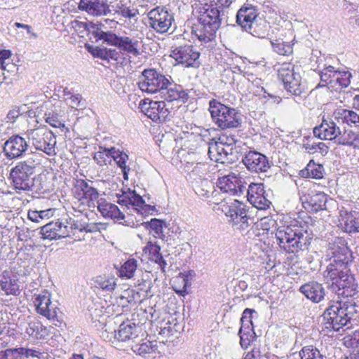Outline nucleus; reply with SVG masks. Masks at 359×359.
Listing matches in <instances>:
<instances>
[{"mask_svg":"<svg viewBox=\"0 0 359 359\" xmlns=\"http://www.w3.org/2000/svg\"><path fill=\"white\" fill-rule=\"evenodd\" d=\"M328 253L331 255L330 262L324 271L327 283L331 282L332 286L339 290L348 287L353 279L348 274V264L352 262L353 256L345 240L337 238L329 244Z\"/></svg>","mask_w":359,"mask_h":359,"instance_id":"obj_1","label":"nucleus"},{"mask_svg":"<svg viewBox=\"0 0 359 359\" xmlns=\"http://www.w3.org/2000/svg\"><path fill=\"white\" fill-rule=\"evenodd\" d=\"M233 0H211L210 4H201L198 8V20L202 26L197 34L200 41H211L216 32L223 25H228L229 11L227 8Z\"/></svg>","mask_w":359,"mask_h":359,"instance_id":"obj_2","label":"nucleus"},{"mask_svg":"<svg viewBox=\"0 0 359 359\" xmlns=\"http://www.w3.org/2000/svg\"><path fill=\"white\" fill-rule=\"evenodd\" d=\"M327 329L339 332L346 327L351 328L358 323L359 305L347 299L332 302L323 314Z\"/></svg>","mask_w":359,"mask_h":359,"instance_id":"obj_3","label":"nucleus"},{"mask_svg":"<svg viewBox=\"0 0 359 359\" xmlns=\"http://www.w3.org/2000/svg\"><path fill=\"white\" fill-rule=\"evenodd\" d=\"M306 229L302 222L294 220L289 225H283L277 228L275 236L279 247L288 253H296L308 248L309 242Z\"/></svg>","mask_w":359,"mask_h":359,"instance_id":"obj_4","label":"nucleus"},{"mask_svg":"<svg viewBox=\"0 0 359 359\" xmlns=\"http://www.w3.org/2000/svg\"><path fill=\"white\" fill-rule=\"evenodd\" d=\"M236 22L252 36L263 39L268 34L269 23L259 17L257 10L252 6H243L238 11Z\"/></svg>","mask_w":359,"mask_h":359,"instance_id":"obj_5","label":"nucleus"},{"mask_svg":"<svg viewBox=\"0 0 359 359\" xmlns=\"http://www.w3.org/2000/svg\"><path fill=\"white\" fill-rule=\"evenodd\" d=\"M236 22L252 36L263 39L268 34L269 23L259 17L257 10L252 6H243L238 11Z\"/></svg>","mask_w":359,"mask_h":359,"instance_id":"obj_6","label":"nucleus"},{"mask_svg":"<svg viewBox=\"0 0 359 359\" xmlns=\"http://www.w3.org/2000/svg\"><path fill=\"white\" fill-rule=\"evenodd\" d=\"M36 163L34 161L29 159L19 162L13 167L10 172L13 186L18 193L22 191H41L43 187L39 188L35 186L34 182L39 179L32 177L35 172Z\"/></svg>","mask_w":359,"mask_h":359,"instance_id":"obj_7","label":"nucleus"},{"mask_svg":"<svg viewBox=\"0 0 359 359\" xmlns=\"http://www.w3.org/2000/svg\"><path fill=\"white\" fill-rule=\"evenodd\" d=\"M209 111L215 124L222 130L238 128L242 123L241 114L236 109L215 99L209 102Z\"/></svg>","mask_w":359,"mask_h":359,"instance_id":"obj_8","label":"nucleus"},{"mask_svg":"<svg viewBox=\"0 0 359 359\" xmlns=\"http://www.w3.org/2000/svg\"><path fill=\"white\" fill-rule=\"evenodd\" d=\"M169 83L170 79L154 69H144L137 83L140 89L149 94L160 93L163 86Z\"/></svg>","mask_w":359,"mask_h":359,"instance_id":"obj_9","label":"nucleus"},{"mask_svg":"<svg viewBox=\"0 0 359 359\" xmlns=\"http://www.w3.org/2000/svg\"><path fill=\"white\" fill-rule=\"evenodd\" d=\"M278 76L287 92L295 96H302L306 93L305 86L302 83L299 74L294 72V67L291 64H283L278 71Z\"/></svg>","mask_w":359,"mask_h":359,"instance_id":"obj_10","label":"nucleus"},{"mask_svg":"<svg viewBox=\"0 0 359 359\" xmlns=\"http://www.w3.org/2000/svg\"><path fill=\"white\" fill-rule=\"evenodd\" d=\"M28 138L37 150L51 156L55 154L56 139L55 135L44 128L31 130L27 133Z\"/></svg>","mask_w":359,"mask_h":359,"instance_id":"obj_11","label":"nucleus"},{"mask_svg":"<svg viewBox=\"0 0 359 359\" xmlns=\"http://www.w3.org/2000/svg\"><path fill=\"white\" fill-rule=\"evenodd\" d=\"M147 16L150 27L161 34L167 32L174 20L173 15L165 7L151 10Z\"/></svg>","mask_w":359,"mask_h":359,"instance_id":"obj_12","label":"nucleus"},{"mask_svg":"<svg viewBox=\"0 0 359 359\" xmlns=\"http://www.w3.org/2000/svg\"><path fill=\"white\" fill-rule=\"evenodd\" d=\"M170 56L179 64L184 65L186 67H198L200 65L198 60L200 53L191 45L179 46L174 48Z\"/></svg>","mask_w":359,"mask_h":359,"instance_id":"obj_13","label":"nucleus"},{"mask_svg":"<svg viewBox=\"0 0 359 359\" xmlns=\"http://www.w3.org/2000/svg\"><path fill=\"white\" fill-rule=\"evenodd\" d=\"M217 187L223 193L237 196L243 195L246 190L245 182L235 173H230L219 177Z\"/></svg>","mask_w":359,"mask_h":359,"instance_id":"obj_14","label":"nucleus"},{"mask_svg":"<svg viewBox=\"0 0 359 359\" xmlns=\"http://www.w3.org/2000/svg\"><path fill=\"white\" fill-rule=\"evenodd\" d=\"M29 144L27 140L19 135L10 137L3 147V152L9 160L22 157L27 151Z\"/></svg>","mask_w":359,"mask_h":359,"instance_id":"obj_15","label":"nucleus"},{"mask_svg":"<svg viewBox=\"0 0 359 359\" xmlns=\"http://www.w3.org/2000/svg\"><path fill=\"white\" fill-rule=\"evenodd\" d=\"M242 162L248 170L254 172H265L271 167L268 158L255 150L248 151L243 157Z\"/></svg>","mask_w":359,"mask_h":359,"instance_id":"obj_16","label":"nucleus"},{"mask_svg":"<svg viewBox=\"0 0 359 359\" xmlns=\"http://www.w3.org/2000/svg\"><path fill=\"white\" fill-rule=\"evenodd\" d=\"M74 193L82 204L86 203L88 208L95 207V201L98 199L97 189L88 184L84 180H77L74 184Z\"/></svg>","mask_w":359,"mask_h":359,"instance_id":"obj_17","label":"nucleus"},{"mask_svg":"<svg viewBox=\"0 0 359 359\" xmlns=\"http://www.w3.org/2000/svg\"><path fill=\"white\" fill-rule=\"evenodd\" d=\"M245 191L248 201L254 207L259 210L269 208L271 203L267 198L262 183H251Z\"/></svg>","mask_w":359,"mask_h":359,"instance_id":"obj_18","label":"nucleus"},{"mask_svg":"<svg viewBox=\"0 0 359 359\" xmlns=\"http://www.w3.org/2000/svg\"><path fill=\"white\" fill-rule=\"evenodd\" d=\"M34 303L36 306V312L47 318L54 320L57 318V311L56 307H53L51 304L50 294L46 290H43L40 294H34Z\"/></svg>","mask_w":359,"mask_h":359,"instance_id":"obj_19","label":"nucleus"},{"mask_svg":"<svg viewBox=\"0 0 359 359\" xmlns=\"http://www.w3.org/2000/svg\"><path fill=\"white\" fill-rule=\"evenodd\" d=\"M111 0H80L79 8L88 15L99 17L111 13Z\"/></svg>","mask_w":359,"mask_h":359,"instance_id":"obj_20","label":"nucleus"},{"mask_svg":"<svg viewBox=\"0 0 359 359\" xmlns=\"http://www.w3.org/2000/svg\"><path fill=\"white\" fill-rule=\"evenodd\" d=\"M313 135L320 140H334L336 143L341 129L333 120L323 118L322 123L313 128Z\"/></svg>","mask_w":359,"mask_h":359,"instance_id":"obj_21","label":"nucleus"},{"mask_svg":"<svg viewBox=\"0 0 359 359\" xmlns=\"http://www.w3.org/2000/svg\"><path fill=\"white\" fill-rule=\"evenodd\" d=\"M140 327L130 320L123 322L117 331H114V339L121 342H136Z\"/></svg>","mask_w":359,"mask_h":359,"instance_id":"obj_22","label":"nucleus"},{"mask_svg":"<svg viewBox=\"0 0 359 359\" xmlns=\"http://www.w3.org/2000/svg\"><path fill=\"white\" fill-rule=\"evenodd\" d=\"M40 233L43 239H60L68 237L67 229L65 227L63 219L51 222L41 228Z\"/></svg>","mask_w":359,"mask_h":359,"instance_id":"obj_23","label":"nucleus"},{"mask_svg":"<svg viewBox=\"0 0 359 359\" xmlns=\"http://www.w3.org/2000/svg\"><path fill=\"white\" fill-rule=\"evenodd\" d=\"M302 200L305 209L312 212H317L326 209L327 195L323 192H315L304 196Z\"/></svg>","mask_w":359,"mask_h":359,"instance_id":"obj_24","label":"nucleus"},{"mask_svg":"<svg viewBox=\"0 0 359 359\" xmlns=\"http://www.w3.org/2000/svg\"><path fill=\"white\" fill-rule=\"evenodd\" d=\"M159 94L161 98L169 102L174 100H181L185 102L189 99L188 92L184 90L181 86L172 83L170 81L168 86H163Z\"/></svg>","mask_w":359,"mask_h":359,"instance_id":"obj_25","label":"nucleus"},{"mask_svg":"<svg viewBox=\"0 0 359 359\" xmlns=\"http://www.w3.org/2000/svg\"><path fill=\"white\" fill-rule=\"evenodd\" d=\"M299 291L307 299L315 303L321 302L325 295V289L322 284L316 281H311L302 285Z\"/></svg>","mask_w":359,"mask_h":359,"instance_id":"obj_26","label":"nucleus"},{"mask_svg":"<svg viewBox=\"0 0 359 359\" xmlns=\"http://www.w3.org/2000/svg\"><path fill=\"white\" fill-rule=\"evenodd\" d=\"M107 153V158H112L118 168L123 172V177L125 180H128V172L130 168L127 165V161L129 159L128 155L123 150L116 149L114 147H109V149H105Z\"/></svg>","mask_w":359,"mask_h":359,"instance_id":"obj_27","label":"nucleus"},{"mask_svg":"<svg viewBox=\"0 0 359 359\" xmlns=\"http://www.w3.org/2000/svg\"><path fill=\"white\" fill-rule=\"evenodd\" d=\"M97 209L104 217L111 218L117 221L125 218L124 214L118 209V206L101 198L97 201Z\"/></svg>","mask_w":359,"mask_h":359,"instance_id":"obj_28","label":"nucleus"},{"mask_svg":"<svg viewBox=\"0 0 359 359\" xmlns=\"http://www.w3.org/2000/svg\"><path fill=\"white\" fill-rule=\"evenodd\" d=\"M140 41L137 39L124 36H120L117 48L121 51L137 57L140 55Z\"/></svg>","mask_w":359,"mask_h":359,"instance_id":"obj_29","label":"nucleus"},{"mask_svg":"<svg viewBox=\"0 0 359 359\" xmlns=\"http://www.w3.org/2000/svg\"><path fill=\"white\" fill-rule=\"evenodd\" d=\"M149 108V118L154 121H160L161 118L165 120L170 114L165 101H150Z\"/></svg>","mask_w":359,"mask_h":359,"instance_id":"obj_30","label":"nucleus"},{"mask_svg":"<svg viewBox=\"0 0 359 359\" xmlns=\"http://www.w3.org/2000/svg\"><path fill=\"white\" fill-rule=\"evenodd\" d=\"M334 116L338 123L341 121L350 126L359 127V114L353 110L339 109L334 112Z\"/></svg>","mask_w":359,"mask_h":359,"instance_id":"obj_31","label":"nucleus"},{"mask_svg":"<svg viewBox=\"0 0 359 359\" xmlns=\"http://www.w3.org/2000/svg\"><path fill=\"white\" fill-rule=\"evenodd\" d=\"M93 36L96 38V40H102L103 42L107 43L108 45L114 46L117 47L120 36L111 32H104L101 30L99 27L93 25L91 27Z\"/></svg>","mask_w":359,"mask_h":359,"instance_id":"obj_32","label":"nucleus"},{"mask_svg":"<svg viewBox=\"0 0 359 359\" xmlns=\"http://www.w3.org/2000/svg\"><path fill=\"white\" fill-rule=\"evenodd\" d=\"M344 231L349 233L359 232V212H346L342 217Z\"/></svg>","mask_w":359,"mask_h":359,"instance_id":"obj_33","label":"nucleus"},{"mask_svg":"<svg viewBox=\"0 0 359 359\" xmlns=\"http://www.w3.org/2000/svg\"><path fill=\"white\" fill-rule=\"evenodd\" d=\"M337 71L331 65L323 68L319 73L320 81L318 86L325 87L330 86L331 88H335V76H333V74H337Z\"/></svg>","mask_w":359,"mask_h":359,"instance_id":"obj_34","label":"nucleus"},{"mask_svg":"<svg viewBox=\"0 0 359 359\" xmlns=\"http://www.w3.org/2000/svg\"><path fill=\"white\" fill-rule=\"evenodd\" d=\"M323 166L316 163L313 160H311L307 164L306 168L302 170V176L304 177H310L314 179H321L323 177Z\"/></svg>","mask_w":359,"mask_h":359,"instance_id":"obj_35","label":"nucleus"},{"mask_svg":"<svg viewBox=\"0 0 359 359\" xmlns=\"http://www.w3.org/2000/svg\"><path fill=\"white\" fill-rule=\"evenodd\" d=\"M5 280H1L0 281V285L7 295H15L20 294V285L18 283V280L15 278H9L8 280L4 278Z\"/></svg>","mask_w":359,"mask_h":359,"instance_id":"obj_36","label":"nucleus"},{"mask_svg":"<svg viewBox=\"0 0 359 359\" xmlns=\"http://www.w3.org/2000/svg\"><path fill=\"white\" fill-rule=\"evenodd\" d=\"M23 329L25 332L29 337H33L38 339L43 336L41 332L43 331V330H45V327H43L40 321L32 320L25 324Z\"/></svg>","mask_w":359,"mask_h":359,"instance_id":"obj_37","label":"nucleus"},{"mask_svg":"<svg viewBox=\"0 0 359 359\" xmlns=\"http://www.w3.org/2000/svg\"><path fill=\"white\" fill-rule=\"evenodd\" d=\"M137 264L136 259L133 258L128 259L119 269V276L127 279L133 278L137 270Z\"/></svg>","mask_w":359,"mask_h":359,"instance_id":"obj_38","label":"nucleus"},{"mask_svg":"<svg viewBox=\"0 0 359 359\" xmlns=\"http://www.w3.org/2000/svg\"><path fill=\"white\" fill-rule=\"evenodd\" d=\"M95 286L104 292H111L116 286V279L98 276L95 280Z\"/></svg>","mask_w":359,"mask_h":359,"instance_id":"obj_39","label":"nucleus"},{"mask_svg":"<svg viewBox=\"0 0 359 359\" xmlns=\"http://www.w3.org/2000/svg\"><path fill=\"white\" fill-rule=\"evenodd\" d=\"M147 227H149L151 230L154 232V236L161 239L165 238V235L163 232V229L167 227L166 222L163 220L154 218L149 222L146 223Z\"/></svg>","mask_w":359,"mask_h":359,"instance_id":"obj_40","label":"nucleus"},{"mask_svg":"<svg viewBox=\"0 0 359 359\" xmlns=\"http://www.w3.org/2000/svg\"><path fill=\"white\" fill-rule=\"evenodd\" d=\"M244 205L238 200L236 199L230 205H224L222 206V212L233 222L238 212L241 210V207Z\"/></svg>","mask_w":359,"mask_h":359,"instance_id":"obj_41","label":"nucleus"},{"mask_svg":"<svg viewBox=\"0 0 359 359\" xmlns=\"http://www.w3.org/2000/svg\"><path fill=\"white\" fill-rule=\"evenodd\" d=\"M255 313V311L252 309H245L242 314V317L241 318V326L240 328V332L241 333L245 330H250L253 334L255 332L253 330V324H252V313Z\"/></svg>","mask_w":359,"mask_h":359,"instance_id":"obj_42","label":"nucleus"},{"mask_svg":"<svg viewBox=\"0 0 359 359\" xmlns=\"http://www.w3.org/2000/svg\"><path fill=\"white\" fill-rule=\"evenodd\" d=\"M18 348L19 351L21 353V355H22L24 359H27L29 358L37 359H55V357L53 354H49L48 353H41L36 350L25 348Z\"/></svg>","mask_w":359,"mask_h":359,"instance_id":"obj_43","label":"nucleus"},{"mask_svg":"<svg viewBox=\"0 0 359 359\" xmlns=\"http://www.w3.org/2000/svg\"><path fill=\"white\" fill-rule=\"evenodd\" d=\"M214 184L206 178H200V181L194 182V189L195 193L200 197L205 196L207 189H213Z\"/></svg>","mask_w":359,"mask_h":359,"instance_id":"obj_44","label":"nucleus"},{"mask_svg":"<svg viewBox=\"0 0 359 359\" xmlns=\"http://www.w3.org/2000/svg\"><path fill=\"white\" fill-rule=\"evenodd\" d=\"M208 171V165L203 163H197L192 170L188 174L190 180H193V183L196 180L200 181V178H205Z\"/></svg>","mask_w":359,"mask_h":359,"instance_id":"obj_45","label":"nucleus"},{"mask_svg":"<svg viewBox=\"0 0 359 359\" xmlns=\"http://www.w3.org/2000/svg\"><path fill=\"white\" fill-rule=\"evenodd\" d=\"M356 133L351 130H341V135H339L337 144L339 145L352 146L354 144V140H355Z\"/></svg>","mask_w":359,"mask_h":359,"instance_id":"obj_46","label":"nucleus"},{"mask_svg":"<svg viewBox=\"0 0 359 359\" xmlns=\"http://www.w3.org/2000/svg\"><path fill=\"white\" fill-rule=\"evenodd\" d=\"M147 247L150 249L152 259L163 269L167 263L161 253V247L158 245L153 244L151 242L147 243Z\"/></svg>","mask_w":359,"mask_h":359,"instance_id":"obj_47","label":"nucleus"},{"mask_svg":"<svg viewBox=\"0 0 359 359\" xmlns=\"http://www.w3.org/2000/svg\"><path fill=\"white\" fill-rule=\"evenodd\" d=\"M273 50L280 55H289L292 53L293 48L292 45L282 41L276 40L271 41Z\"/></svg>","mask_w":359,"mask_h":359,"instance_id":"obj_48","label":"nucleus"},{"mask_svg":"<svg viewBox=\"0 0 359 359\" xmlns=\"http://www.w3.org/2000/svg\"><path fill=\"white\" fill-rule=\"evenodd\" d=\"M45 121L47 123L54 128H62V131L66 130L69 131L68 128L65 127V124L60 119V116L54 112H49L45 114Z\"/></svg>","mask_w":359,"mask_h":359,"instance_id":"obj_49","label":"nucleus"},{"mask_svg":"<svg viewBox=\"0 0 359 359\" xmlns=\"http://www.w3.org/2000/svg\"><path fill=\"white\" fill-rule=\"evenodd\" d=\"M333 76H335V88H337V85L342 88H346L351 83V74L348 72H341L337 71V74H333Z\"/></svg>","mask_w":359,"mask_h":359,"instance_id":"obj_50","label":"nucleus"},{"mask_svg":"<svg viewBox=\"0 0 359 359\" xmlns=\"http://www.w3.org/2000/svg\"><path fill=\"white\" fill-rule=\"evenodd\" d=\"M212 149H217V157H215V161H223L224 158L229 159L228 156H231L233 151L227 149V146L220 142H214Z\"/></svg>","mask_w":359,"mask_h":359,"instance_id":"obj_51","label":"nucleus"},{"mask_svg":"<svg viewBox=\"0 0 359 359\" xmlns=\"http://www.w3.org/2000/svg\"><path fill=\"white\" fill-rule=\"evenodd\" d=\"M115 13L121 15L125 18L132 19L135 18L138 15V11L136 8L128 7L126 5L121 4L117 6L115 10Z\"/></svg>","mask_w":359,"mask_h":359,"instance_id":"obj_52","label":"nucleus"},{"mask_svg":"<svg viewBox=\"0 0 359 359\" xmlns=\"http://www.w3.org/2000/svg\"><path fill=\"white\" fill-rule=\"evenodd\" d=\"M51 214V210H29L28 212V218L34 222L39 223L44 219H48Z\"/></svg>","mask_w":359,"mask_h":359,"instance_id":"obj_53","label":"nucleus"},{"mask_svg":"<svg viewBox=\"0 0 359 359\" xmlns=\"http://www.w3.org/2000/svg\"><path fill=\"white\" fill-rule=\"evenodd\" d=\"M65 223V227L67 229L68 231V237L72 234H74V230H79L82 232L84 231L83 228H84V224H81L78 221H75L72 218L69 219H63Z\"/></svg>","mask_w":359,"mask_h":359,"instance_id":"obj_54","label":"nucleus"},{"mask_svg":"<svg viewBox=\"0 0 359 359\" xmlns=\"http://www.w3.org/2000/svg\"><path fill=\"white\" fill-rule=\"evenodd\" d=\"M156 346H153L151 341H147L141 344H136L132 347L135 353L140 355H144L154 351Z\"/></svg>","mask_w":359,"mask_h":359,"instance_id":"obj_55","label":"nucleus"},{"mask_svg":"<svg viewBox=\"0 0 359 359\" xmlns=\"http://www.w3.org/2000/svg\"><path fill=\"white\" fill-rule=\"evenodd\" d=\"M100 151L94 154L93 159L100 166L107 165L108 163L111 162L109 158L107 157V153L105 149H109L108 147H100Z\"/></svg>","mask_w":359,"mask_h":359,"instance_id":"obj_56","label":"nucleus"},{"mask_svg":"<svg viewBox=\"0 0 359 359\" xmlns=\"http://www.w3.org/2000/svg\"><path fill=\"white\" fill-rule=\"evenodd\" d=\"M129 196L131 197V205L138 211H141L143 206H146L145 201L135 190L128 189Z\"/></svg>","mask_w":359,"mask_h":359,"instance_id":"obj_57","label":"nucleus"},{"mask_svg":"<svg viewBox=\"0 0 359 359\" xmlns=\"http://www.w3.org/2000/svg\"><path fill=\"white\" fill-rule=\"evenodd\" d=\"M238 334L240 336L241 346L244 348H247L250 346V343L252 341L255 333L253 334L252 331L245 330L241 333L239 331Z\"/></svg>","mask_w":359,"mask_h":359,"instance_id":"obj_58","label":"nucleus"},{"mask_svg":"<svg viewBox=\"0 0 359 359\" xmlns=\"http://www.w3.org/2000/svg\"><path fill=\"white\" fill-rule=\"evenodd\" d=\"M0 359H24L19 348H8L0 351Z\"/></svg>","mask_w":359,"mask_h":359,"instance_id":"obj_59","label":"nucleus"},{"mask_svg":"<svg viewBox=\"0 0 359 359\" xmlns=\"http://www.w3.org/2000/svg\"><path fill=\"white\" fill-rule=\"evenodd\" d=\"M87 48L88 51L95 57L100 58L103 60H107V48L93 47L88 46Z\"/></svg>","mask_w":359,"mask_h":359,"instance_id":"obj_60","label":"nucleus"},{"mask_svg":"<svg viewBox=\"0 0 359 359\" xmlns=\"http://www.w3.org/2000/svg\"><path fill=\"white\" fill-rule=\"evenodd\" d=\"M219 140L221 143H223L227 146V149L231 151V153L233 151V146L236 144L237 142V138L236 135H222Z\"/></svg>","mask_w":359,"mask_h":359,"instance_id":"obj_61","label":"nucleus"},{"mask_svg":"<svg viewBox=\"0 0 359 359\" xmlns=\"http://www.w3.org/2000/svg\"><path fill=\"white\" fill-rule=\"evenodd\" d=\"M248 218L247 217L245 206L244 205L243 207H241V210L238 212V215L236 217L235 221H233V222L235 224L241 223L242 228H243L244 225H245V226H248Z\"/></svg>","mask_w":359,"mask_h":359,"instance_id":"obj_62","label":"nucleus"},{"mask_svg":"<svg viewBox=\"0 0 359 359\" xmlns=\"http://www.w3.org/2000/svg\"><path fill=\"white\" fill-rule=\"evenodd\" d=\"M69 100L70 105L73 108L84 107V102L82 101V96L80 94L71 95Z\"/></svg>","mask_w":359,"mask_h":359,"instance_id":"obj_63","label":"nucleus"},{"mask_svg":"<svg viewBox=\"0 0 359 359\" xmlns=\"http://www.w3.org/2000/svg\"><path fill=\"white\" fill-rule=\"evenodd\" d=\"M122 192V195L118 197V203L126 207L131 205V197L129 196L128 189L126 191L123 190Z\"/></svg>","mask_w":359,"mask_h":359,"instance_id":"obj_64","label":"nucleus"}]
</instances>
